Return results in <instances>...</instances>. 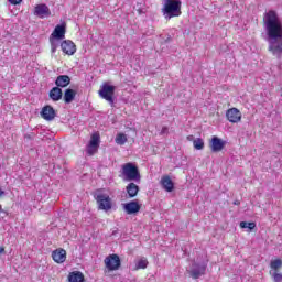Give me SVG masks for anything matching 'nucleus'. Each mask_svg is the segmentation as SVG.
Returning <instances> with one entry per match:
<instances>
[{"instance_id": "20", "label": "nucleus", "mask_w": 282, "mask_h": 282, "mask_svg": "<svg viewBox=\"0 0 282 282\" xmlns=\"http://www.w3.org/2000/svg\"><path fill=\"white\" fill-rule=\"evenodd\" d=\"M48 96L51 98V100H53L54 102H58V100H61L63 98V89L56 87H53L50 93Z\"/></svg>"}, {"instance_id": "5", "label": "nucleus", "mask_w": 282, "mask_h": 282, "mask_svg": "<svg viewBox=\"0 0 282 282\" xmlns=\"http://www.w3.org/2000/svg\"><path fill=\"white\" fill-rule=\"evenodd\" d=\"M115 94H116V86L104 84L99 89L100 98H102L104 100L109 102V105H111V107H113V95Z\"/></svg>"}, {"instance_id": "17", "label": "nucleus", "mask_w": 282, "mask_h": 282, "mask_svg": "<svg viewBox=\"0 0 282 282\" xmlns=\"http://www.w3.org/2000/svg\"><path fill=\"white\" fill-rule=\"evenodd\" d=\"M41 116L44 120L52 121L54 118H56V110L52 106H45L42 109Z\"/></svg>"}, {"instance_id": "8", "label": "nucleus", "mask_w": 282, "mask_h": 282, "mask_svg": "<svg viewBox=\"0 0 282 282\" xmlns=\"http://www.w3.org/2000/svg\"><path fill=\"white\" fill-rule=\"evenodd\" d=\"M33 14L39 17V19H47L48 17H52V11L47 4L41 3L35 6Z\"/></svg>"}, {"instance_id": "34", "label": "nucleus", "mask_w": 282, "mask_h": 282, "mask_svg": "<svg viewBox=\"0 0 282 282\" xmlns=\"http://www.w3.org/2000/svg\"><path fill=\"white\" fill-rule=\"evenodd\" d=\"M193 138H194L193 135H188L187 140L191 142V140H193Z\"/></svg>"}, {"instance_id": "27", "label": "nucleus", "mask_w": 282, "mask_h": 282, "mask_svg": "<svg viewBox=\"0 0 282 282\" xmlns=\"http://www.w3.org/2000/svg\"><path fill=\"white\" fill-rule=\"evenodd\" d=\"M270 268L271 270H274V272H276V270L282 268V260L281 259L272 260L270 263Z\"/></svg>"}, {"instance_id": "32", "label": "nucleus", "mask_w": 282, "mask_h": 282, "mask_svg": "<svg viewBox=\"0 0 282 282\" xmlns=\"http://www.w3.org/2000/svg\"><path fill=\"white\" fill-rule=\"evenodd\" d=\"M6 195V192L0 188V197H3Z\"/></svg>"}, {"instance_id": "30", "label": "nucleus", "mask_w": 282, "mask_h": 282, "mask_svg": "<svg viewBox=\"0 0 282 282\" xmlns=\"http://www.w3.org/2000/svg\"><path fill=\"white\" fill-rule=\"evenodd\" d=\"M23 0H9V3H11L12 6H19V3H21Z\"/></svg>"}, {"instance_id": "12", "label": "nucleus", "mask_w": 282, "mask_h": 282, "mask_svg": "<svg viewBox=\"0 0 282 282\" xmlns=\"http://www.w3.org/2000/svg\"><path fill=\"white\" fill-rule=\"evenodd\" d=\"M209 147L212 153H219V151H224V147H226V141L219 139V137H213Z\"/></svg>"}, {"instance_id": "6", "label": "nucleus", "mask_w": 282, "mask_h": 282, "mask_svg": "<svg viewBox=\"0 0 282 282\" xmlns=\"http://www.w3.org/2000/svg\"><path fill=\"white\" fill-rule=\"evenodd\" d=\"M104 263L109 272H113L120 269V257L118 254H110L105 258Z\"/></svg>"}, {"instance_id": "7", "label": "nucleus", "mask_w": 282, "mask_h": 282, "mask_svg": "<svg viewBox=\"0 0 282 282\" xmlns=\"http://www.w3.org/2000/svg\"><path fill=\"white\" fill-rule=\"evenodd\" d=\"M226 118L231 124H239L242 118L241 110L238 108H229L226 111Z\"/></svg>"}, {"instance_id": "2", "label": "nucleus", "mask_w": 282, "mask_h": 282, "mask_svg": "<svg viewBox=\"0 0 282 282\" xmlns=\"http://www.w3.org/2000/svg\"><path fill=\"white\" fill-rule=\"evenodd\" d=\"M121 178L123 182H137L140 184L142 176L140 175V170L138 165L129 162L121 166Z\"/></svg>"}, {"instance_id": "14", "label": "nucleus", "mask_w": 282, "mask_h": 282, "mask_svg": "<svg viewBox=\"0 0 282 282\" xmlns=\"http://www.w3.org/2000/svg\"><path fill=\"white\" fill-rule=\"evenodd\" d=\"M66 26L65 24H57L51 34V39L63 41L65 39Z\"/></svg>"}, {"instance_id": "29", "label": "nucleus", "mask_w": 282, "mask_h": 282, "mask_svg": "<svg viewBox=\"0 0 282 282\" xmlns=\"http://www.w3.org/2000/svg\"><path fill=\"white\" fill-rule=\"evenodd\" d=\"M270 274L274 282H282V274L278 273L276 271H270Z\"/></svg>"}, {"instance_id": "1", "label": "nucleus", "mask_w": 282, "mask_h": 282, "mask_svg": "<svg viewBox=\"0 0 282 282\" xmlns=\"http://www.w3.org/2000/svg\"><path fill=\"white\" fill-rule=\"evenodd\" d=\"M263 25L267 32V41L269 43V52L281 58L282 56V22L276 11L270 10L264 13Z\"/></svg>"}, {"instance_id": "13", "label": "nucleus", "mask_w": 282, "mask_h": 282, "mask_svg": "<svg viewBox=\"0 0 282 282\" xmlns=\"http://www.w3.org/2000/svg\"><path fill=\"white\" fill-rule=\"evenodd\" d=\"M62 52L64 54H67V56H74L76 54V44L72 42L70 40L63 41L61 43Z\"/></svg>"}, {"instance_id": "18", "label": "nucleus", "mask_w": 282, "mask_h": 282, "mask_svg": "<svg viewBox=\"0 0 282 282\" xmlns=\"http://www.w3.org/2000/svg\"><path fill=\"white\" fill-rule=\"evenodd\" d=\"M161 186L167 193H172V191L175 188V185L173 184V181L171 180V176H163L161 178Z\"/></svg>"}, {"instance_id": "33", "label": "nucleus", "mask_w": 282, "mask_h": 282, "mask_svg": "<svg viewBox=\"0 0 282 282\" xmlns=\"http://www.w3.org/2000/svg\"><path fill=\"white\" fill-rule=\"evenodd\" d=\"M6 252V249L3 247H0V254H3Z\"/></svg>"}, {"instance_id": "31", "label": "nucleus", "mask_w": 282, "mask_h": 282, "mask_svg": "<svg viewBox=\"0 0 282 282\" xmlns=\"http://www.w3.org/2000/svg\"><path fill=\"white\" fill-rule=\"evenodd\" d=\"M167 132H169V128L163 127L162 130H161V133L164 134V133H167Z\"/></svg>"}, {"instance_id": "23", "label": "nucleus", "mask_w": 282, "mask_h": 282, "mask_svg": "<svg viewBox=\"0 0 282 282\" xmlns=\"http://www.w3.org/2000/svg\"><path fill=\"white\" fill-rule=\"evenodd\" d=\"M148 265H149V260H147V258H141L135 262L134 270H147Z\"/></svg>"}, {"instance_id": "22", "label": "nucleus", "mask_w": 282, "mask_h": 282, "mask_svg": "<svg viewBox=\"0 0 282 282\" xmlns=\"http://www.w3.org/2000/svg\"><path fill=\"white\" fill-rule=\"evenodd\" d=\"M75 98H76V91H74V89L68 88L65 90L64 101L66 102V105H69V102H72Z\"/></svg>"}, {"instance_id": "15", "label": "nucleus", "mask_w": 282, "mask_h": 282, "mask_svg": "<svg viewBox=\"0 0 282 282\" xmlns=\"http://www.w3.org/2000/svg\"><path fill=\"white\" fill-rule=\"evenodd\" d=\"M126 193H127L129 199H133V197H138V193H140V186H138V184H135V183H133V181H131L126 186Z\"/></svg>"}, {"instance_id": "19", "label": "nucleus", "mask_w": 282, "mask_h": 282, "mask_svg": "<svg viewBox=\"0 0 282 282\" xmlns=\"http://www.w3.org/2000/svg\"><path fill=\"white\" fill-rule=\"evenodd\" d=\"M69 83H72V78H69L68 75H59L55 80V85L58 88H65L69 85Z\"/></svg>"}, {"instance_id": "4", "label": "nucleus", "mask_w": 282, "mask_h": 282, "mask_svg": "<svg viewBox=\"0 0 282 282\" xmlns=\"http://www.w3.org/2000/svg\"><path fill=\"white\" fill-rule=\"evenodd\" d=\"M95 199L98 204L99 210H105L106 213H108V210H111V208H113V203L111 202V197L108 194L97 192L95 194Z\"/></svg>"}, {"instance_id": "21", "label": "nucleus", "mask_w": 282, "mask_h": 282, "mask_svg": "<svg viewBox=\"0 0 282 282\" xmlns=\"http://www.w3.org/2000/svg\"><path fill=\"white\" fill-rule=\"evenodd\" d=\"M68 281L69 282H84L85 275H83V273L80 271H75V272L69 273Z\"/></svg>"}, {"instance_id": "16", "label": "nucleus", "mask_w": 282, "mask_h": 282, "mask_svg": "<svg viewBox=\"0 0 282 282\" xmlns=\"http://www.w3.org/2000/svg\"><path fill=\"white\" fill-rule=\"evenodd\" d=\"M52 258L55 263H65L67 259V251L65 249H56L52 252Z\"/></svg>"}, {"instance_id": "10", "label": "nucleus", "mask_w": 282, "mask_h": 282, "mask_svg": "<svg viewBox=\"0 0 282 282\" xmlns=\"http://www.w3.org/2000/svg\"><path fill=\"white\" fill-rule=\"evenodd\" d=\"M122 208L127 215H138L142 205L138 200H131L129 203L122 204Z\"/></svg>"}, {"instance_id": "28", "label": "nucleus", "mask_w": 282, "mask_h": 282, "mask_svg": "<svg viewBox=\"0 0 282 282\" xmlns=\"http://www.w3.org/2000/svg\"><path fill=\"white\" fill-rule=\"evenodd\" d=\"M240 228H248V230H254V228H257V224L254 223H247V221H241L240 223Z\"/></svg>"}, {"instance_id": "9", "label": "nucleus", "mask_w": 282, "mask_h": 282, "mask_svg": "<svg viewBox=\"0 0 282 282\" xmlns=\"http://www.w3.org/2000/svg\"><path fill=\"white\" fill-rule=\"evenodd\" d=\"M98 147H100V134L94 133L90 137L89 144L87 147L88 155H94L98 152Z\"/></svg>"}, {"instance_id": "3", "label": "nucleus", "mask_w": 282, "mask_h": 282, "mask_svg": "<svg viewBox=\"0 0 282 282\" xmlns=\"http://www.w3.org/2000/svg\"><path fill=\"white\" fill-rule=\"evenodd\" d=\"M162 12L164 19H166L167 21L175 17H180L182 14V1L165 0Z\"/></svg>"}, {"instance_id": "25", "label": "nucleus", "mask_w": 282, "mask_h": 282, "mask_svg": "<svg viewBox=\"0 0 282 282\" xmlns=\"http://www.w3.org/2000/svg\"><path fill=\"white\" fill-rule=\"evenodd\" d=\"M50 43L52 54H56V50H58L61 43L55 37H50Z\"/></svg>"}, {"instance_id": "11", "label": "nucleus", "mask_w": 282, "mask_h": 282, "mask_svg": "<svg viewBox=\"0 0 282 282\" xmlns=\"http://www.w3.org/2000/svg\"><path fill=\"white\" fill-rule=\"evenodd\" d=\"M206 274V263H193L191 270L192 279H199V276H204Z\"/></svg>"}, {"instance_id": "24", "label": "nucleus", "mask_w": 282, "mask_h": 282, "mask_svg": "<svg viewBox=\"0 0 282 282\" xmlns=\"http://www.w3.org/2000/svg\"><path fill=\"white\" fill-rule=\"evenodd\" d=\"M127 134L124 133H118L115 141H116V144H119V147H122L124 144H127Z\"/></svg>"}, {"instance_id": "26", "label": "nucleus", "mask_w": 282, "mask_h": 282, "mask_svg": "<svg viewBox=\"0 0 282 282\" xmlns=\"http://www.w3.org/2000/svg\"><path fill=\"white\" fill-rule=\"evenodd\" d=\"M193 144L196 151H202V149H204V139L197 138L193 141Z\"/></svg>"}]
</instances>
